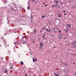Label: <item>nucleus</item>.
Segmentation results:
<instances>
[{"label": "nucleus", "instance_id": "obj_21", "mask_svg": "<svg viewBox=\"0 0 76 76\" xmlns=\"http://www.w3.org/2000/svg\"><path fill=\"white\" fill-rule=\"evenodd\" d=\"M63 12L64 13H65V12H66L65 11H64Z\"/></svg>", "mask_w": 76, "mask_h": 76}, {"label": "nucleus", "instance_id": "obj_11", "mask_svg": "<svg viewBox=\"0 0 76 76\" xmlns=\"http://www.w3.org/2000/svg\"><path fill=\"white\" fill-rule=\"evenodd\" d=\"M20 63L21 64H23V61H21Z\"/></svg>", "mask_w": 76, "mask_h": 76}, {"label": "nucleus", "instance_id": "obj_10", "mask_svg": "<svg viewBox=\"0 0 76 76\" xmlns=\"http://www.w3.org/2000/svg\"><path fill=\"white\" fill-rule=\"evenodd\" d=\"M4 73H7V70H5L4 71Z\"/></svg>", "mask_w": 76, "mask_h": 76}, {"label": "nucleus", "instance_id": "obj_12", "mask_svg": "<svg viewBox=\"0 0 76 76\" xmlns=\"http://www.w3.org/2000/svg\"><path fill=\"white\" fill-rule=\"evenodd\" d=\"M13 65H12L11 67H10V69H12L13 68Z\"/></svg>", "mask_w": 76, "mask_h": 76}, {"label": "nucleus", "instance_id": "obj_40", "mask_svg": "<svg viewBox=\"0 0 76 76\" xmlns=\"http://www.w3.org/2000/svg\"><path fill=\"white\" fill-rule=\"evenodd\" d=\"M51 16H52V15H51Z\"/></svg>", "mask_w": 76, "mask_h": 76}, {"label": "nucleus", "instance_id": "obj_9", "mask_svg": "<svg viewBox=\"0 0 76 76\" xmlns=\"http://www.w3.org/2000/svg\"><path fill=\"white\" fill-rule=\"evenodd\" d=\"M65 31H66V33H67V32L69 31V29H67Z\"/></svg>", "mask_w": 76, "mask_h": 76}, {"label": "nucleus", "instance_id": "obj_26", "mask_svg": "<svg viewBox=\"0 0 76 76\" xmlns=\"http://www.w3.org/2000/svg\"><path fill=\"white\" fill-rule=\"evenodd\" d=\"M25 75L26 76H27V74H25Z\"/></svg>", "mask_w": 76, "mask_h": 76}, {"label": "nucleus", "instance_id": "obj_39", "mask_svg": "<svg viewBox=\"0 0 76 76\" xmlns=\"http://www.w3.org/2000/svg\"><path fill=\"white\" fill-rule=\"evenodd\" d=\"M73 64H75V63L74 62V63H73Z\"/></svg>", "mask_w": 76, "mask_h": 76}, {"label": "nucleus", "instance_id": "obj_38", "mask_svg": "<svg viewBox=\"0 0 76 76\" xmlns=\"http://www.w3.org/2000/svg\"><path fill=\"white\" fill-rule=\"evenodd\" d=\"M49 23L50 25V23Z\"/></svg>", "mask_w": 76, "mask_h": 76}, {"label": "nucleus", "instance_id": "obj_23", "mask_svg": "<svg viewBox=\"0 0 76 76\" xmlns=\"http://www.w3.org/2000/svg\"><path fill=\"white\" fill-rule=\"evenodd\" d=\"M74 42L76 44V41H75Z\"/></svg>", "mask_w": 76, "mask_h": 76}, {"label": "nucleus", "instance_id": "obj_41", "mask_svg": "<svg viewBox=\"0 0 76 76\" xmlns=\"http://www.w3.org/2000/svg\"><path fill=\"white\" fill-rule=\"evenodd\" d=\"M40 32H41V31H40Z\"/></svg>", "mask_w": 76, "mask_h": 76}, {"label": "nucleus", "instance_id": "obj_18", "mask_svg": "<svg viewBox=\"0 0 76 76\" xmlns=\"http://www.w3.org/2000/svg\"><path fill=\"white\" fill-rule=\"evenodd\" d=\"M51 36L53 37H54V36L53 35H51Z\"/></svg>", "mask_w": 76, "mask_h": 76}, {"label": "nucleus", "instance_id": "obj_2", "mask_svg": "<svg viewBox=\"0 0 76 76\" xmlns=\"http://www.w3.org/2000/svg\"><path fill=\"white\" fill-rule=\"evenodd\" d=\"M63 35L62 34H60L59 35V39H61L62 38Z\"/></svg>", "mask_w": 76, "mask_h": 76}, {"label": "nucleus", "instance_id": "obj_30", "mask_svg": "<svg viewBox=\"0 0 76 76\" xmlns=\"http://www.w3.org/2000/svg\"><path fill=\"white\" fill-rule=\"evenodd\" d=\"M33 2H34V0H33Z\"/></svg>", "mask_w": 76, "mask_h": 76}, {"label": "nucleus", "instance_id": "obj_34", "mask_svg": "<svg viewBox=\"0 0 76 76\" xmlns=\"http://www.w3.org/2000/svg\"><path fill=\"white\" fill-rule=\"evenodd\" d=\"M64 39H65V38L64 37Z\"/></svg>", "mask_w": 76, "mask_h": 76}, {"label": "nucleus", "instance_id": "obj_5", "mask_svg": "<svg viewBox=\"0 0 76 76\" xmlns=\"http://www.w3.org/2000/svg\"><path fill=\"white\" fill-rule=\"evenodd\" d=\"M49 29H48V32H51V29H50V28L49 27Z\"/></svg>", "mask_w": 76, "mask_h": 76}, {"label": "nucleus", "instance_id": "obj_15", "mask_svg": "<svg viewBox=\"0 0 76 76\" xmlns=\"http://www.w3.org/2000/svg\"><path fill=\"white\" fill-rule=\"evenodd\" d=\"M56 6H58L59 8H60V7H59V6H58V4H56Z\"/></svg>", "mask_w": 76, "mask_h": 76}, {"label": "nucleus", "instance_id": "obj_3", "mask_svg": "<svg viewBox=\"0 0 76 76\" xmlns=\"http://www.w3.org/2000/svg\"><path fill=\"white\" fill-rule=\"evenodd\" d=\"M58 17L60 18H61V15L60 13H59L58 15Z\"/></svg>", "mask_w": 76, "mask_h": 76}, {"label": "nucleus", "instance_id": "obj_22", "mask_svg": "<svg viewBox=\"0 0 76 76\" xmlns=\"http://www.w3.org/2000/svg\"><path fill=\"white\" fill-rule=\"evenodd\" d=\"M42 18H44V16H43L42 17Z\"/></svg>", "mask_w": 76, "mask_h": 76}, {"label": "nucleus", "instance_id": "obj_4", "mask_svg": "<svg viewBox=\"0 0 76 76\" xmlns=\"http://www.w3.org/2000/svg\"><path fill=\"white\" fill-rule=\"evenodd\" d=\"M57 29H54V31L55 32V33H57Z\"/></svg>", "mask_w": 76, "mask_h": 76}, {"label": "nucleus", "instance_id": "obj_28", "mask_svg": "<svg viewBox=\"0 0 76 76\" xmlns=\"http://www.w3.org/2000/svg\"><path fill=\"white\" fill-rule=\"evenodd\" d=\"M43 38H45V37H44V36H43Z\"/></svg>", "mask_w": 76, "mask_h": 76}, {"label": "nucleus", "instance_id": "obj_19", "mask_svg": "<svg viewBox=\"0 0 76 76\" xmlns=\"http://www.w3.org/2000/svg\"><path fill=\"white\" fill-rule=\"evenodd\" d=\"M46 31L47 32H48V29H46Z\"/></svg>", "mask_w": 76, "mask_h": 76}, {"label": "nucleus", "instance_id": "obj_6", "mask_svg": "<svg viewBox=\"0 0 76 76\" xmlns=\"http://www.w3.org/2000/svg\"><path fill=\"white\" fill-rule=\"evenodd\" d=\"M37 60L36 59H34V58H33V62H35V61H37Z\"/></svg>", "mask_w": 76, "mask_h": 76}, {"label": "nucleus", "instance_id": "obj_31", "mask_svg": "<svg viewBox=\"0 0 76 76\" xmlns=\"http://www.w3.org/2000/svg\"><path fill=\"white\" fill-rule=\"evenodd\" d=\"M28 9H30V8H29V7H28Z\"/></svg>", "mask_w": 76, "mask_h": 76}, {"label": "nucleus", "instance_id": "obj_17", "mask_svg": "<svg viewBox=\"0 0 76 76\" xmlns=\"http://www.w3.org/2000/svg\"><path fill=\"white\" fill-rule=\"evenodd\" d=\"M25 38V36H24L23 37V38Z\"/></svg>", "mask_w": 76, "mask_h": 76}, {"label": "nucleus", "instance_id": "obj_35", "mask_svg": "<svg viewBox=\"0 0 76 76\" xmlns=\"http://www.w3.org/2000/svg\"><path fill=\"white\" fill-rule=\"evenodd\" d=\"M54 48H56V47H54Z\"/></svg>", "mask_w": 76, "mask_h": 76}, {"label": "nucleus", "instance_id": "obj_37", "mask_svg": "<svg viewBox=\"0 0 76 76\" xmlns=\"http://www.w3.org/2000/svg\"><path fill=\"white\" fill-rule=\"evenodd\" d=\"M43 29H44V28H42Z\"/></svg>", "mask_w": 76, "mask_h": 76}, {"label": "nucleus", "instance_id": "obj_29", "mask_svg": "<svg viewBox=\"0 0 76 76\" xmlns=\"http://www.w3.org/2000/svg\"><path fill=\"white\" fill-rule=\"evenodd\" d=\"M58 3V1H56V3Z\"/></svg>", "mask_w": 76, "mask_h": 76}, {"label": "nucleus", "instance_id": "obj_1", "mask_svg": "<svg viewBox=\"0 0 76 76\" xmlns=\"http://www.w3.org/2000/svg\"><path fill=\"white\" fill-rule=\"evenodd\" d=\"M39 45L40 47L39 48H40V49H41V48H42V47H43L44 46V45H43V43H42V42H41L40 43Z\"/></svg>", "mask_w": 76, "mask_h": 76}, {"label": "nucleus", "instance_id": "obj_16", "mask_svg": "<svg viewBox=\"0 0 76 76\" xmlns=\"http://www.w3.org/2000/svg\"><path fill=\"white\" fill-rule=\"evenodd\" d=\"M56 76H59V75H57V74H55Z\"/></svg>", "mask_w": 76, "mask_h": 76}, {"label": "nucleus", "instance_id": "obj_7", "mask_svg": "<svg viewBox=\"0 0 76 76\" xmlns=\"http://www.w3.org/2000/svg\"><path fill=\"white\" fill-rule=\"evenodd\" d=\"M26 41H25V42L24 41H23L22 42V44H26Z\"/></svg>", "mask_w": 76, "mask_h": 76}, {"label": "nucleus", "instance_id": "obj_42", "mask_svg": "<svg viewBox=\"0 0 76 76\" xmlns=\"http://www.w3.org/2000/svg\"><path fill=\"white\" fill-rule=\"evenodd\" d=\"M55 2H56V1H55Z\"/></svg>", "mask_w": 76, "mask_h": 76}, {"label": "nucleus", "instance_id": "obj_43", "mask_svg": "<svg viewBox=\"0 0 76 76\" xmlns=\"http://www.w3.org/2000/svg\"><path fill=\"white\" fill-rule=\"evenodd\" d=\"M25 68H26V67H25Z\"/></svg>", "mask_w": 76, "mask_h": 76}, {"label": "nucleus", "instance_id": "obj_20", "mask_svg": "<svg viewBox=\"0 0 76 76\" xmlns=\"http://www.w3.org/2000/svg\"><path fill=\"white\" fill-rule=\"evenodd\" d=\"M64 15H65V16H66V13H65L64 14Z\"/></svg>", "mask_w": 76, "mask_h": 76}, {"label": "nucleus", "instance_id": "obj_33", "mask_svg": "<svg viewBox=\"0 0 76 76\" xmlns=\"http://www.w3.org/2000/svg\"><path fill=\"white\" fill-rule=\"evenodd\" d=\"M43 4H45V3H43Z\"/></svg>", "mask_w": 76, "mask_h": 76}, {"label": "nucleus", "instance_id": "obj_27", "mask_svg": "<svg viewBox=\"0 0 76 76\" xmlns=\"http://www.w3.org/2000/svg\"><path fill=\"white\" fill-rule=\"evenodd\" d=\"M12 10H14V9H13V8H12Z\"/></svg>", "mask_w": 76, "mask_h": 76}, {"label": "nucleus", "instance_id": "obj_8", "mask_svg": "<svg viewBox=\"0 0 76 76\" xmlns=\"http://www.w3.org/2000/svg\"><path fill=\"white\" fill-rule=\"evenodd\" d=\"M66 26H67V27H69V28H70V26H71V25L67 24Z\"/></svg>", "mask_w": 76, "mask_h": 76}, {"label": "nucleus", "instance_id": "obj_24", "mask_svg": "<svg viewBox=\"0 0 76 76\" xmlns=\"http://www.w3.org/2000/svg\"><path fill=\"white\" fill-rule=\"evenodd\" d=\"M45 6H47V5L45 4Z\"/></svg>", "mask_w": 76, "mask_h": 76}, {"label": "nucleus", "instance_id": "obj_36", "mask_svg": "<svg viewBox=\"0 0 76 76\" xmlns=\"http://www.w3.org/2000/svg\"><path fill=\"white\" fill-rule=\"evenodd\" d=\"M75 48H76V46L75 47Z\"/></svg>", "mask_w": 76, "mask_h": 76}, {"label": "nucleus", "instance_id": "obj_25", "mask_svg": "<svg viewBox=\"0 0 76 76\" xmlns=\"http://www.w3.org/2000/svg\"><path fill=\"white\" fill-rule=\"evenodd\" d=\"M61 31H60V30L59 31V32L60 33V32Z\"/></svg>", "mask_w": 76, "mask_h": 76}, {"label": "nucleus", "instance_id": "obj_32", "mask_svg": "<svg viewBox=\"0 0 76 76\" xmlns=\"http://www.w3.org/2000/svg\"><path fill=\"white\" fill-rule=\"evenodd\" d=\"M34 41H33V43H34Z\"/></svg>", "mask_w": 76, "mask_h": 76}, {"label": "nucleus", "instance_id": "obj_14", "mask_svg": "<svg viewBox=\"0 0 76 76\" xmlns=\"http://www.w3.org/2000/svg\"><path fill=\"white\" fill-rule=\"evenodd\" d=\"M34 31L35 33L36 34V30L35 29V30H34Z\"/></svg>", "mask_w": 76, "mask_h": 76}, {"label": "nucleus", "instance_id": "obj_13", "mask_svg": "<svg viewBox=\"0 0 76 76\" xmlns=\"http://www.w3.org/2000/svg\"><path fill=\"white\" fill-rule=\"evenodd\" d=\"M52 7H56V6L55 5H52Z\"/></svg>", "mask_w": 76, "mask_h": 76}]
</instances>
